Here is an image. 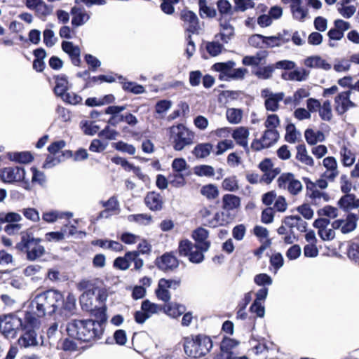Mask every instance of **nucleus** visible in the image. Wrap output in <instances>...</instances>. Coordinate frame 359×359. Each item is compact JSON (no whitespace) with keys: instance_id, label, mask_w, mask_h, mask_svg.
Returning <instances> with one entry per match:
<instances>
[{"instance_id":"1","label":"nucleus","mask_w":359,"mask_h":359,"mask_svg":"<svg viewBox=\"0 0 359 359\" xmlns=\"http://www.w3.org/2000/svg\"><path fill=\"white\" fill-rule=\"evenodd\" d=\"M104 331V324L92 319H73L66 325L67 336L76 339L80 343L88 344L89 346H92L100 339Z\"/></svg>"},{"instance_id":"2","label":"nucleus","mask_w":359,"mask_h":359,"mask_svg":"<svg viewBox=\"0 0 359 359\" xmlns=\"http://www.w3.org/2000/svg\"><path fill=\"white\" fill-rule=\"evenodd\" d=\"M182 341L185 354L194 359L206 356L213 347L211 337L203 333L184 337Z\"/></svg>"},{"instance_id":"3","label":"nucleus","mask_w":359,"mask_h":359,"mask_svg":"<svg viewBox=\"0 0 359 359\" xmlns=\"http://www.w3.org/2000/svg\"><path fill=\"white\" fill-rule=\"evenodd\" d=\"M41 238H34L32 232L26 231L21 233L20 241L16 244V249L26 254L27 259L34 261L42 257L45 252V248L41 245Z\"/></svg>"},{"instance_id":"4","label":"nucleus","mask_w":359,"mask_h":359,"mask_svg":"<svg viewBox=\"0 0 359 359\" xmlns=\"http://www.w3.org/2000/svg\"><path fill=\"white\" fill-rule=\"evenodd\" d=\"M216 5L219 14L218 21L220 29L223 32L226 31V33L220 32L218 35L221 41L226 43L234 34L233 27L229 22L232 15L236 11L228 0H218Z\"/></svg>"},{"instance_id":"5","label":"nucleus","mask_w":359,"mask_h":359,"mask_svg":"<svg viewBox=\"0 0 359 359\" xmlns=\"http://www.w3.org/2000/svg\"><path fill=\"white\" fill-rule=\"evenodd\" d=\"M194 133L182 123L170 128V140L175 151H182L194 143Z\"/></svg>"},{"instance_id":"6","label":"nucleus","mask_w":359,"mask_h":359,"mask_svg":"<svg viewBox=\"0 0 359 359\" xmlns=\"http://www.w3.org/2000/svg\"><path fill=\"white\" fill-rule=\"evenodd\" d=\"M25 324V318L22 319L15 313L0 315V333L6 339L16 338Z\"/></svg>"},{"instance_id":"7","label":"nucleus","mask_w":359,"mask_h":359,"mask_svg":"<svg viewBox=\"0 0 359 359\" xmlns=\"http://www.w3.org/2000/svg\"><path fill=\"white\" fill-rule=\"evenodd\" d=\"M0 180L8 184L22 182V187L25 189H31L29 180L25 179V170L21 166L6 167L0 169Z\"/></svg>"},{"instance_id":"8","label":"nucleus","mask_w":359,"mask_h":359,"mask_svg":"<svg viewBox=\"0 0 359 359\" xmlns=\"http://www.w3.org/2000/svg\"><path fill=\"white\" fill-rule=\"evenodd\" d=\"M47 311L48 316H52L59 311L63 304V294L54 289L46 290L39 293Z\"/></svg>"},{"instance_id":"9","label":"nucleus","mask_w":359,"mask_h":359,"mask_svg":"<svg viewBox=\"0 0 359 359\" xmlns=\"http://www.w3.org/2000/svg\"><path fill=\"white\" fill-rule=\"evenodd\" d=\"M48 315L47 311L41 299L39 294H37L30 302L27 311L25 313V319L29 323H36L39 325L38 318H43Z\"/></svg>"},{"instance_id":"10","label":"nucleus","mask_w":359,"mask_h":359,"mask_svg":"<svg viewBox=\"0 0 359 359\" xmlns=\"http://www.w3.org/2000/svg\"><path fill=\"white\" fill-rule=\"evenodd\" d=\"M39 325L36 323H29L25 320V324L22 327V334L18 338V344L22 348H28L35 346L38 344L37 334L36 330L39 328Z\"/></svg>"},{"instance_id":"11","label":"nucleus","mask_w":359,"mask_h":359,"mask_svg":"<svg viewBox=\"0 0 359 359\" xmlns=\"http://www.w3.org/2000/svg\"><path fill=\"white\" fill-rule=\"evenodd\" d=\"M179 18L182 22V25L185 28V31L189 34L198 33L200 29L199 19L194 11L185 7L180 11Z\"/></svg>"},{"instance_id":"12","label":"nucleus","mask_w":359,"mask_h":359,"mask_svg":"<svg viewBox=\"0 0 359 359\" xmlns=\"http://www.w3.org/2000/svg\"><path fill=\"white\" fill-rule=\"evenodd\" d=\"M156 266L163 272L173 271L179 266V260L173 251L167 252L157 257L154 261Z\"/></svg>"},{"instance_id":"13","label":"nucleus","mask_w":359,"mask_h":359,"mask_svg":"<svg viewBox=\"0 0 359 359\" xmlns=\"http://www.w3.org/2000/svg\"><path fill=\"white\" fill-rule=\"evenodd\" d=\"M302 180L306 185V196L311 199L310 203L311 205H318L319 204L318 201L321 198L326 202L330 201V195L325 192H321L318 190L317 188H316L315 183L312 182L310 178L304 177Z\"/></svg>"},{"instance_id":"14","label":"nucleus","mask_w":359,"mask_h":359,"mask_svg":"<svg viewBox=\"0 0 359 359\" xmlns=\"http://www.w3.org/2000/svg\"><path fill=\"white\" fill-rule=\"evenodd\" d=\"M351 94V90H348L339 93L335 97L334 109L339 115H343L349 109V108L356 107V104L350 100Z\"/></svg>"},{"instance_id":"15","label":"nucleus","mask_w":359,"mask_h":359,"mask_svg":"<svg viewBox=\"0 0 359 359\" xmlns=\"http://www.w3.org/2000/svg\"><path fill=\"white\" fill-rule=\"evenodd\" d=\"M144 203L147 208L153 212L161 211L164 206L163 196L155 191H148L144 196Z\"/></svg>"},{"instance_id":"16","label":"nucleus","mask_w":359,"mask_h":359,"mask_svg":"<svg viewBox=\"0 0 359 359\" xmlns=\"http://www.w3.org/2000/svg\"><path fill=\"white\" fill-rule=\"evenodd\" d=\"M254 344L248 350V354L250 359H268L269 347L266 346L264 339L254 340Z\"/></svg>"},{"instance_id":"17","label":"nucleus","mask_w":359,"mask_h":359,"mask_svg":"<svg viewBox=\"0 0 359 359\" xmlns=\"http://www.w3.org/2000/svg\"><path fill=\"white\" fill-rule=\"evenodd\" d=\"M262 95L266 97L264 102V106L267 111H276L279 108V102L284 99V93L283 92L272 93L268 90H263Z\"/></svg>"},{"instance_id":"18","label":"nucleus","mask_w":359,"mask_h":359,"mask_svg":"<svg viewBox=\"0 0 359 359\" xmlns=\"http://www.w3.org/2000/svg\"><path fill=\"white\" fill-rule=\"evenodd\" d=\"M209 232L203 227H198L192 231L191 237L195 241V245H200L203 250H208L210 247V241H208Z\"/></svg>"},{"instance_id":"19","label":"nucleus","mask_w":359,"mask_h":359,"mask_svg":"<svg viewBox=\"0 0 359 359\" xmlns=\"http://www.w3.org/2000/svg\"><path fill=\"white\" fill-rule=\"evenodd\" d=\"M339 208L346 212L359 208V198L354 194H344L337 202Z\"/></svg>"},{"instance_id":"20","label":"nucleus","mask_w":359,"mask_h":359,"mask_svg":"<svg viewBox=\"0 0 359 359\" xmlns=\"http://www.w3.org/2000/svg\"><path fill=\"white\" fill-rule=\"evenodd\" d=\"M70 13L72 15V25L74 27L83 25L90 19V14L83 7L74 6L71 8Z\"/></svg>"},{"instance_id":"21","label":"nucleus","mask_w":359,"mask_h":359,"mask_svg":"<svg viewBox=\"0 0 359 359\" xmlns=\"http://www.w3.org/2000/svg\"><path fill=\"white\" fill-rule=\"evenodd\" d=\"M235 65V62L232 60H229L226 62H216L212 65V69L219 72V80L229 81L231 72Z\"/></svg>"},{"instance_id":"22","label":"nucleus","mask_w":359,"mask_h":359,"mask_svg":"<svg viewBox=\"0 0 359 359\" xmlns=\"http://www.w3.org/2000/svg\"><path fill=\"white\" fill-rule=\"evenodd\" d=\"M249 134L248 129L243 126L237 128L232 133V137L234 139L236 144L243 147L246 151H249L248 144Z\"/></svg>"},{"instance_id":"23","label":"nucleus","mask_w":359,"mask_h":359,"mask_svg":"<svg viewBox=\"0 0 359 359\" xmlns=\"http://www.w3.org/2000/svg\"><path fill=\"white\" fill-rule=\"evenodd\" d=\"M90 244L93 246H99L103 249H110L115 252H121L123 250V245L118 241L108 239L93 240Z\"/></svg>"},{"instance_id":"24","label":"nucleus","mask_w":359,"mask_h":359,"mask_svg":"<svg viewBox=\"0 0 359 359\" xmlns=\"http://www.w3.org/2000/svg\"><path fill=\"white\" fill-rule=\"evenodd\" d=\"M55 86L54 87V93L58 96L64 95V93L69 89V81L65 74H60L54 76Z\"/></svg>"},{"instance_id":"25","label":"nucleus","mask_w":359,"mask_h":359,"mask_svg":"<svg viewBox=\"0 0 359 359\" xmlns=\"http://www.w3.org/2000/svg\"><path fill=\"white\" fill-rule=\"evenodd\" d=\"M167 281L163 280V278H161L158 283V287L155 290L156 297L165 303H168L171 296L168 290L170 285H167Z\"/></svg>"},{"instance_id":"26","label":"nucleus","mask_w":359,"mask_h":359,"mask_svg":"<svg viewBox=\"0 0 359 359\" xmlns=\"http://www.w3.org/2000/svg\"><path fill=\"white\" fill-rule=\"evenodd\" d=\"M7 157L10 161L22 164L29 163L34 160V156L29 151L8 152Z\"/></svg>"},{"instance_id":"27","label":"nucleus","mask_w":359,"mask_h":359,"mask_svg":"<svg viewBox=\"0 0 359 359\" xmlns=\"http://www.w3.org/2000/svg\"><path fill=\"white\" fill-rule=\"evenodd\" d=\"M241 205V198L233 194H225L222 197V208L226 210H232Z\"/></svg>"},{"instance_id":"28","label":"nucleus","mask_w":359,"mask_h":359,"mask_svg":"<svg viewBox=\"0 0 359 359\" xmlns=\"http://www.w3.org/2000/svg\"><path fill=\"white\" fill-rule=\"evenodd\" d=\"M283 34H287V38H283L280 34L278 36H264V44L267 47H275L280 46L283 43H287L290 40V34L286 30L283 31Z\"/></svg>"},{"instance_id":"29","label":"nucleus","mask_w":359,"mask_h":359,"mask_svg":"<svg viewBox=\"0 0 359 359\" xmlns=\"http://www.w3.org/2000/svg\"><path fill=\"white\" fill-rule=\"evenodd\" d=\"M212 147L210 143H199L195 146L192 154L196 158H205L210 154Z\"/></svg>"},{"instance_id":"30","label":"nucleus","mask_w":359,"mask_h":359,"mask_svg":"<svg viewBox=\"0 0 359 359\" xmlns=\"http://www.w3.org/2000/svg\"><path fill=\"white\" fill-rule=\"evenodd\" d=\"M296 159L306 165L311 167L314 165L313 159L312 157L308 155L307 150L304 144H299L297 146Z\"/></svg>"},{"instance_id":"31","label":"nucleus","mask_w":359,"mask_h":359,"mask_svg":"<svg viewBox=\"0 0 359 359\" xmlns=\"http://www.w3.org/2000/svg\"><path fill=\"white\" fill-rule=\"evenodd\" d=\"M358 217L355 213L349 212L341 228L342 233H348L355 229Z\"/></svg>"},{"instance_id":"32","label":"nucleus","mask_w":359,"mask_h":359,"mask_svg":"<svg viewBox=\"0 0 359 359\" xmlns=\"http://www.w3.org/2000/svg\"><path fill=\"white\" fill-rule=\"evenodd\" d=\"M305 64L309 67L321 68L325 70H329L331 68V65L320 56H312L308 57L305 60Z\"/></svg>"},{"instance_id":"33","label":"nucleus","mask_w":359,"mask_h":359,"mask_svg":"<svg viewBox=\"0 0 359 359\" xmlns=\"http://www.w3.org/2000/svg\"><path fill=\"white\" fill-rule=\"evenodd\" d=\"M66 217L67 219H69L72 216V212H60L56 210H52L49 212H43L42 215V219L48 223H53L57 221V219L63 218Z\"/></svg>"},{"instance_id":"34","label":"nucleus","mask_w":359,"mask_h":359,"mask_svg":"<svg viewBox=\"0 0 359 359\" xmlns=\"http://www.w3.org/2000/svg\"><path fill=\"white\" fill-rule=\"evenodd\" d=\"M239 344L240 341L236 339L228 337H224L220 343V350L229 354V356L230 355L233 354V348H235Z\"/></svg>"},{"instance_id":"35","label":"nucleus","mask_w":359,"mask_h":359,"mask_svg":"<svg viewBox=\"0 0 359 359\" xmlns=\"http://www.w3.org/2000/svg\"><path fill=\"white\" fill-rule=\"evenodd\" d=\"M199 15L201 18H214L217 16L215 8L208 6L205 0L198 1Z\"/></svg>"},{"instance_id":"36","label":"nucleus","mask_w":359,"mask_h":359,"mask_svg":"<svg viewBox=\"0 0 359 359\" xmlns=\"http://www.w3.org/2000/svg\"><path fill=\"white\" fill-rule=\"evenodd\" d=\"M302 0H294L293 4H290V10L293 17L299 20H304L306 18L307 11L302 7Z\"/></svg>"},{"instance_id":"37","label":"nucleus","mask_w":359,"mask_h":359,"mask_svg":"<svg viewBox=\"0 0 359 359\" xmlns=\"http://www.w3.org/2000/svg\"><path fill=\"white\" fill-rule=\"evenodd\" d=\"M261 137L264 142V144H266V147L269 148L278 141L279 133L276 130L266 129Z\"/></svg>"},{"instance_id":"38","label":"nucleus","mask_w":359,"mask_h":359,"mask_svg":"<svg viewBox=\"0 0 359 359\" xmlns=\"http://www.w3.org/2000/svg\"><path fill=\"white\" fill-rule=\"evenodd\" d=\"M226 118L230 123H239L243 117V111L241 109L230 108L226 110Z\"/></svg>"},{"instance_id":"39","label":"nucleus","mask_w":359,"mask_h":359,"mask_svg":"<svg viewBox=\"0 0 359 359\" xmlns=\"http://www.w3.org/2000/svg\"><path fill=\"white\" fill-rule=\"evenodd\" d=\"M346 255L350 259L355 263H359V243L349 241L346 249Z\"/></svg>"},{"instance_id":"40","label":"nucleus","mask_w":359,"mask_h":359,"mask_svg":"<svg viewBox=\"0 0 359 359\" xmlns=\"http://www.w3.org/2000/svg\"><path fill=\"white\" fill-rule=\"evenodd\" d=\"M194 247V244L189 240H181L179 242L177 252L181 257H188Z\"/></svg>"},{"instance_id":"41","label":"nucleus","mask_w":359,"mask_h":359,"mask_svg":"<svg viewBox=\"0 0 359 359\" xmlns=\"http://www.w3.org/2000/svg\"><path fill=\"white\" fill-rule=\"evenodd\" d=\"M201 193L209 200H214L219 196V191L217 186L212 184L202 187Z\"/></svg>"},{"instance_id":"42","label":"nucleus","mask_w":359,"mask_h":359,"mask_svg":"<svg viewBox=\"0 0 359 359\" xmlns=\"http://www.w3.org/2000/svg\"><path fill=\"white\" fill-rule=\"evenodd\" d=\"M222 187L224 190L233 192L239 189L236 176L233 175L226 177L222 182Z\"/></svg>"},{"instance_id":"43","label":"nucleus","mask_w":359,"mask_h":359,"mask_svg":"<svg viewBox=\"0 0 359 359\" xmlns=\"http://www.w3.org/2000/svg\"><path fill=\"white\" fill-rule=\"evenodd\" d=\"M122 88L125 91L135 95L142 94L145 91L143 86L133 81L122 82Z\"/></svg>"},{"instance_id":"44","label":"nucleus","mask_w":359,"mask_h":359,"mask_svg":"<svg viewBox=\"0 0 359 359\" xmlns=\"http://www.w3.org/2000/svg\"><path fill=\"white\" fill-rule=\"evenodd\" d=\"M200 245H195L194 248H196L195 251H192L190 252L189 255L188 256L189 260L191 263L194 264H199L201 263L204 260V252H207L208 250H203L201 248H199Z\"/></svg>"},{"instance_id":"45","label":"nucleus","mask_w":359,"mask_h":359,"mask_svg":"<svg viewBox=\"0 0 359 359\" xmlns=\"http://www.w3.org/2000/svg\"><path fill=\"white\" fill-rule=\"evenodd\" d=\"M340 154L341 156V161L344 166H351L353 164L355 156L346 147L344 146L341 148Z\"/></svg>"},{"instance_id":"46","label":"nucleus","mask_w":359,"mask_h":359,"mask_svg":"<svg viewBox=\"0 0 359 359\" xmlns=\"http://www.w3.org/2000/svg\"><path fill=\"white\" fill-rule=\"evenodd\" d=\"M320 136L323 137V133L321 131H318L317 133H315L314 130L311 128L306 129L304 133L306 141L310 145H314L318 141H322L323 139H319Z\"/></svg>"},{"instance_id":"47","label":"nucleus","mask_w":359,"mask_h":359,"mask_svg":"<svg viewBox=\"0 0 359 359\" xmlns=\"http://www.w3.org/2000/svg\"><path fill=\"white\" fill-rule=\"evenodd\" d=\"M169 184L176 188L182 187L186 184V180L183 174L172 172L168 176Z\"/></svg>"},{"instance_id":"48","label":"nucleus","mask_w":359,"mask_h":359,"mask_svg":"<svg viewBox=\"0 0 359 359\" xmlns=\"http://www.w3.org/2000/svg\"><path fill=\"white\" fill-rule=\"evenodd\" d=\"M36 15L43 20L52 13V6H48L43 0L34 10Z\"/></svg>"},{"instance_id":"49","label":"nucleus","mask_w":359,"mask_h":359,"mask_svg":"<svg viewBox=\"0 0 359 359\" xmlns=\"http://www.w3.org/2000/svg\"><path fill=\"white\" fill-rule=\"evenodd\" d=\"M76 339H72L69 336L61 340V349L66 352H74L78 350Z\"/></svg>"},{"instance_id":"50","label":"nucleus","mask_w":359,"mask_h":359,"mask_svg":"<svg viewBox=\"0 0 359 359\" xmlns=\"http://www.w3.org/2000/svg\"><path fill=\"white\" fill-rule=\"evenodd\" d=\"M319 116L323 121H330L332 119V107L329 100H325L319 109Z\"/></svg>"},{"instance_id":"51","label":"nucleus","mask_w":359,"mask_h":359,"mask_svg":"<svg viewBox=\"0 0 359 359\" xmlns=\"http://www.w3.org/2000/svg\"><path fill=\"white\" fill-rule=\"evenodd\" d=\"M194 173L200 177H213L215 175L214 168L209 165H201L194 167Z\"/></svg>"},{"instance_id":"52","label":"nucleus","mask_w":359,"mask_h":359,"mask_svg":"<svg viewBox=\"0 0 359 359\" xmlns=\"http://www.w3.org/2000/svg\"><path fill=\"white\" fill-rule=\"evenodd\" d=\"M233 10L236 12H244L249 8H253L255 6L253 0H233Z\"/></svg>"},{"instance_id":"53","label":"nucleus","mask_w":359,"mask_h":359,"mask_svg":"<svg viewBox=\"0 0 359 359\" xmlns=\"http://www.w3.org/2000/svg\"><path fill=\"white\" fill-rule=\"evenodd\" d=\"M263 55L261 56V53H257L255 56H245L243 58L242 62L246 66H258L261 61L266 56V52L263 53Z\"/></svg>"},{"instance_id":"54","label":"nucleus","mask_w":359,"mask_h":359,"mask_svg":"<svg viewBox=\"0 0 359 359\" xmlns=\"http://www.w3.org/2000/svg\"><path fill=\"white\" fill-rule=\"evenodd\" d=\"M185 311V307L183 305L175 304L165 305V312L173 318H177L182 315Z\"/></svg>"},{"instance_id":"55","label":"nucleus","mask_w":359,"mask_h":359,"mask_svg":"<svg viewBox=\"0 0 359 359\" xmlns=\"http://www.w3.org/2000/svg\"><path fill=\"white\" fill-rule=\"evenodd\" d=\"M111 162L114 163L116 165H121L124 170L127 171H136L140 170L139 167H135L133 164L130 163L126 159L120 157V156H114L111 159Z\"/></svg>"},{"instance_id":"56","label":"nucleus","mask_w":359,"mask_h":359,"mask_svg":"<svg viewBox=\"0 0 359 359\" xmlns=\"http://www.w3.org/2000/svg\"><path fill=\"white\" fill-rule=\"evenodd\" d=\"M320 217L326 216L330 218H336L338 216V209L330 205H327L317 211Z\"/></svg>"},{"instance_id":"57","label":"nucleus","mask_w":359,"mask_h":359,"mask_svg":"<svg viewBox=\"0 0 359 359\" xmlns=\"http://www.w3.org/2000/svg\"><path fill=\"white\" fill-rule=\"evenodd\" d=\"M112 146L117 151L128 153L130 155H133L135 153V147L133 145L129 144L123 141L114 142Z\"/></svg>"},{"instance_id":"58","label":"nucleus","mask_w":359,"mask_h":359,"mask_svg":"<svg viewBox=\"0 0 359 359\" xmlns=\"http://www.w3.org/2000/svg\"><path fill=\"white\" fill-rule=\"evenodd\" d=\"M161 11L167 15H172L175 12L174 5L177 4L180 0H161Z\"/></svg>"},{"instance_id":"59","label":"nucleus","mask_w":359,"mask_h":359,"mask_svg":"<svg viewBox=\"0 0 359 359\" xmlns=\"http://www.w3.org/2000/svg\"><path fill=\"white\" fill-rule=\"evenodd\" d=\"M205 48L210 55L215 57L222 53L223 45L215 41L208 42Z\"/></svg>"},{"instance_id":"60","label":"nucleus","mask_w":359,"mask_h":359,"mask_svg":"<svg viewBox=\"0 0 359 359\" xmlns=\"http://www.w3.org/2000/svg\"><path fill=\"white\" fill-rule=\"evenodd\" d=\"M254 282L259 286H269L272 284V278L267 273H259L254 277Z\"/></svg>"},{"instance_id":"61","label":"nucleus","mask_w":359,"mask_h":359,"mask_svg":"<svg viewBox=\"0 0 359 359\" xmlns=\"http://www.w3.org/2000/svg\"><path fill=\"white\" fill-rule=\"evenodd\" d=\"M60 97L65 102L70 104H73V105L80 104L82 102V97L74 92H70V93L65 92L64 93V95L60 96Z\"/></svg>"},{"instance_id":"62","label":"nucleus","mask_w":359,"mask_h":359,"mask_svg":"<svg viewBox=\"0 0 359 359\" xmlns=\"http://www.w3.org/2000/svg\"><path fill=\"white\" fill-rule=\"evenodd\" d=\"M21 220V216L16 212H0V223L17 222Z\"/></svg>"},{"instance_id":"63","label":"nucleus","mask_w":359,"mask_h":359,"mask_svg":"<svg viewBox=\"0 0 359 359\" xmlns=\"http://www.w3.org/2000/svg\"><path fill=\"white\" fill-rule=\"evenodd\" d=\"M248 43L254 48H262L264 44V36L259 34H255L248 39Z\"/></svg>"},{"instance_id":"64","label":"nucleus","mask_w":359,"mask_h":359,"mask_svg":"<svg viewBox=\"0 0 359 359\" xmlns=\"http://www.w3.org/2000/svg\"><path fill=\"white\" fill-rule=\"evenodd\" d=\"M294 175L291 172L283 173L279 176L277 180L278 186L280 189H287L292 178Z\"/></svg>"}]
</instances>
